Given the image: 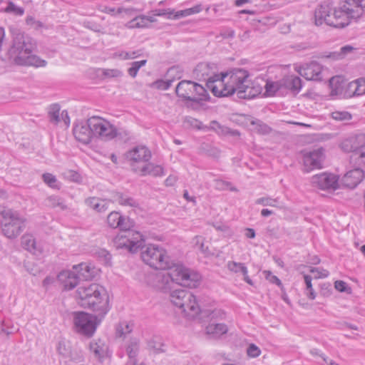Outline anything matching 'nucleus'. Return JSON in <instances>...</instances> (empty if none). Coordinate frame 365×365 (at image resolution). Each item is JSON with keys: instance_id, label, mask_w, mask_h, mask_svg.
<instances>
[{"instance_id": "f257e3e1", "label": "nucleus", "mask_w": 365, "mask_h": 365, "mask_svg": "<svg viewBox=\"0 0 365 365\" xmlns=\"http://www.w3.org/2000/svg\"><path fill=\"white\" fill-rule=\"evenodd\" d=\"M209 64L197 65L195 71L206 80V86L214 96L224 97L235 93L239 98L251 99L259 95L262 86L256 81L250 79L249 73L244 69H237L230 73L212 74L210 76L207 71Z\"/></svg>"}, {"instance_id": "f03ea898", "label": "nucleus", "mask_w": 365, "mask_h": 365, "mask_svg": "<svg viewBox=\"0 0 365 365\" xmlns=\"http://www.w3.org/2000/svg\"><path fill=\"white\" fill-rule=\"evenodd\" d=\"M365 11V0H344L336 7L329 1H323L314 11L317 26L325 24L335 28H343L350 23L356 9Z\"/></svg>"}, {"instance_id": "7ed1b4c3", "label": "nucleus", "mask_w": 365, "mask_h": 365, "mask_svg": "<svg viewBox=\"0 0 365 365\" xmlns=\"http://www.w3.org/2000/svg\"><path fill=\"white\" fill-rule=\"evenodd\" d=\"M166 269L169 271L159 272L152 277L153 286L164 292L170 291L173 283L190 288L197 287L201 279L199 273L182 264H173Z\"/></svg>"}, {"instance_id": "20e7f679", "label": "nucleus", "mask_w": 365, "mask_h": 365, "mask_svg": "<svg viewBox=\"0 0 365 365\" xmlns=\"http://www.w3.org/2000/svg\"><path fill=\"white\" fill-rule=\"evenodd\" d=\"M10 32L12 36V44L9 50V55L16 64L34 67L46 66L45 60L32 54L36 45L31 37L16 27H11Z\"/></svg>"}, {"instance_id": "39448f33", "label": "nucleus", "mask_w": 365, "mask_h": 365, "mask_svg": "<svg viewBox=\"0 0 365 365\" xmlns=\"http://www.w3.org/2000/svg\"><path fill=\"white\" fill-rule=\"evenodd\" d=\"M76 296L80 304L85 308L92 309L98 314L101 320L110 309L109 299L106 290L102 286L94 283L79 285Z\"/></svg>"}, {"instance_id": "423d86ee", "label": "nucleus", "mask_w": 365, "mask_h": 365, "mask_svg": "<svg viewBox=\"0 0 365 365\" xmlns=\"http://www.w3.org/2000/svg\"><path fill=\"white\" fill-rule=\"evenodd\" d=\"M76 296L80 304L85 308L92 309L98 314L101 320L110 309L109 299L106 290L102 286L94 283L79 285Z\"/></svg>"}, {"instance_id": "0eeeda50", "label": "nucleus", "mask_w": 365, "mask_h": 365, "mask_svg": "<svg viewBox=\"0 0 365 365\" xmlns=\"http://www.w3.org/2000/svg\"><path fill=\"white\" fill-rule=\"evenodd\" d=\"M2 234L9 239H15L26 228V219L18 211L4 209L0 212Z\"/></svg>"}, {"instance_id": "6e6552de", "label": "nucleus", "mask_w": 365, "mask_h": 365, "mask_svg": "<svg viewBox=\"0 0 365 365\" xmlns=\"http://www.w3.org/2000/svg\"><path fill=\"white\" fill-rule=\"evenodd\" d=\"M170 299L175 307L180 308L182 312L190 318L195 317L200 312L195 297L187 290L182 289L172 290Z\"/></svg>"}, {"instance_id": "1a4fd4ad", "label": "nucleus", "mask_w": 365, "mask_h": 365, "mask_svg": "<svg viewBox=\"0 0 365 365\" xmlns=\"http://www.w3.org/2000/svg\"><path fill=\"white\" fill-rule=\"evenodd\" d=\"M141 252V257L150 267L156 269H165L170 268V266L174 263L170 260V257L168 256L166 250L156 245H148L143 247Z\"/></svg>"}, {"instance_id": "9d476101", "label": "nucleus", "mask_w": 365, "mask_h": 365, "mask_svg": "<svg viewBox=\"0 0 365 365\" xmlns=\"http://www.w3.org/2000/svg\"><path fill=\"white\" fill-rule=\"evenodd\" d=\"M344 152L352 153L351 161L358 165H365V134H358L344 138L340 143Z\"/></svg>"}, {"instance_id": "9b49d317", "label": "nucleus", "mask_w": 365, "mask_h": 365, "mask_svg": "<svg viewBox=\"0 0 365 365\" xmlns=\"http://www.w3.org/2000/svg\"><path fill=\"white\" fill-rule=\"evenodd\" d=\"M175 92L185 101L199 103L207 98V90L199 83L191 81H181L176 86Z\"/></svg>"}, {"instance_id": "f8f14e48", "label": "nucleus", "mask_w": 365, "mask_h": 365, "mask_svg": "<svg viewBox=\"0 0 365 365\" xmlns=\"http://www.w3.org/2000/svg\"><path fill=\"white\" fill-rule=\"evenodd\" d=\"M113 244L117 249L125 248L130 252L135 253L143 247L144 240L140 232L130 228L121 230L120 232L113 239Z\"/></svg>"}, {"instance_id": "ddd939ff", "label": "nucleus", "mask_w": 365, "mask_h": 365, "mask_svg": "<svg viewBox=\"0 0 365 365\" xmlns=\"http://www.w3.org/2000/svg\"><path fill=\"white\" fill-rule=\"evenodd\" d=\"M98 314H89L83 312L73 313V324L77 333L86 337H91L101 322Z\"/></svg>"}, {"instance_id": "4468645a", "label": "nucleus", "mask_w": 365, "mask_h": 365, "mask_svg": "<svg viewBox=\"0 0 365 365\" xmlns=\"http://www.w3.org/2000/svg\"><path fill=\"white\" fill-rule=\"evenodd\" d=\"M90 125L93 131V137L103 140H110L118 135L116 128L109 121L98 116L90 118Z\"/></svg>"}, {"instance_id": "2eb2a0df", "label": "nucleus", "mask_w": 365, "mask_h": 365, "mask_svg": "<svg viewBox=\"0 0 365 365\" xmlns=\"http://www.w3.org/2000/svg\"><path fill=\"white\" fill-rule=\"evenodd\" d=\"M151 152L144 145H137L125 153V156L134 172H138L140 166L138 164L148 162L151 158Z\"/></svg>"}, {"instance_id": "dca6fc26", "label": "nucleus", "mask_w": 365, "mask_h": 365, "mask_svg": "<svg viewBox=\"0 0 365 365\" xmlns=\"http://www.w3.org/2000/svg\"><path fill=\"white\" fill-rule=\"evenodd\" d=\"M325 159V150L322 147L303 152V163L307 172L320 169Z\"/></svg>"}, {"instance_id": "f3484780", "label": "nucleus", "mask_w": 365, "mask_h": 365, "mask_svg": "<svg viewBox=\"0 0 365 365\" xmlns=\"http://www.w3.org/2000/svg\"><path fill=\"white\" fill-rule=\"evenodd\" d=\"M339 178L337 175L329 173H322L313 175L310 182L314 187L320 190H336L339 187Z\"/></svg>"}, {"instance_id": "a211bd4d", "label": "nucleus", "mask_w": 365, "mask_h": 365, "mask_svg": "<svg viewBox=\"0 0 365 365\" xmlns=\"http://www.w3.org/2000/svg\"><path fill=\"white\" fill-rule=\"evenodd\" d=\"M73 135L77 140L84 144L89 143L93 137L90 125V118L86 121L77 123L73 128Z\"/></svg>"}, {"instance_id": "6ab92c4d", "label": "nucleus", "mask_w": 365, "mask_h": 365, "mask_svg": "<svg viewBox=\"0 0 365 365\" xmlns=\"http://www.w3.org/2000/svg\"><path fill=\"white\" fill-rule=\"evenodd\" d=\"M322 67L316 62L312 61L309 63H306L299 68L298 72L304 78L309 81H319L322 78Z\"/></svg>"}, {"instance_id": "aec40b11", "label": "nucleus", "mask_w": 365, "mask_h": 365, "mask_svg": "<svg viewBox=\"0 0 365 365\" xmlns=\"http://www.w3.org/2000/svg\"><path fill=\"white\" fill-rule=\"evenodd\" d=\"M107 223L110 227L128 230L133 226V222L119 212L113 211L107 217Z\"/></svg>"}, {"instance_id": "412c9836", "label": "nucleus", "mask_w": 365, "mask_h": 365, "mask_svg": "<svg viewBox=\"0 0 365 365\" xmlns=\"http://www.w3.org/2000/svg\"><path fill=\"white\" fill-rule=\"evenodd\" d=\"M364 178V171L360 168H355L348 171L343 176L341 183L344 187L353 189L362 181Z\"/></svg>"}, {"instance_id": "4be33fe9", "label": "nucleus", "mask_w": 365, "mask_h": 365, "mask_svg": "<svg viewBox=\"0 0 365 365\" xmlns=\"http://www.w3.org/2000/svg\"><path fill=\"white\" fill-rule=\"evenodd\" d=\"M182 76L181 71L178 67H171L166 73V80H158L154 82V86L161 90L168 89L173 81L176 79H180Z\"/></svg>"}, {"instance_id": "5701e85b", "label": "nucleus", "mask_w": 365, "mask_h": 365, "mask_svg": "<svg viewBox=\"0 0 365 365\" xmlns=\"http://www.w3.org/2000/svg\"><path fill=\"white\" fill-rule=\"evenodd\" d=\"M57 277L65 289L71 290L76 286L81 285L78 276H76L73 270L62 271L58 274Z\"/></svg>"}, {"instance_id": "b1692460", "label": "nucleus", "mask_w": 365, "mask_h": 365, "mask_svg": "<svg viewBox=\"0 0 365 365\" xmlns=\"http://www.w3.org/2000/svg\"><path fill=\"white\" fill-rule=\"evenodd\" d=\"M228 331L227 326L220 322H210L205 328V333L210 338L218 339Z\"/></svg>"}, {"instance_id": "393cba45", "label": "nucleus", "mask_w": 365, "mask_h": 365, "mask_svg": "<svg viewBox=\"0 0 365 365\" xmlns=\"http://www.w3.org/2000/svg\"><path fill=\"white\" fill-rule=\"evenodd\" d=\"M74 272L79 281H88L92 279L96 274L95 269L86 263H81L74 265L73 267Z\"/></svg>"}, {"instance_id": "a878e982", "label": "nucleus", "mask_w": 365, "mask_h": 365, "mask_svg": "<svg viewBox=\"0 0 365 365\" xmlns=\"http://www.w3.org/2000/svg\"><path fill=\"white\" fill-rule=\"evenodd\" d=\"M142 176L152 175L154 177L163 175V168L160 165H154L153 163H145L138 168V172Z\"/></svg>"}, {"instance_id": "bb28decb", "label": "nucleus", "mask_w": 365, "mask_h": 365, "mask_svg": "<svg viewBox=\"0 0 365 365\" xmlns=\"http://www.w3.org/2000/svg\"><path fill=\"white\" fill-rule=\"evenodd\" d=\"M133 324L130 322L123 321L119 322L115 328L116 338H120L123 340L130 338V334L133 332Z\"/></svg>"}, {"instance_id": "cd10ccee", "label": "nucleus", "mask_w": 365, "mask_h": 365, "mask_svg": "<svg viewBox=\"0 0 365 365\" xmlns=\"http://www.w3.org/2000/svg\"><path fill=\"white\" fill-rule=\"evenodd\" d=\"M227 269L234 273L242 274L244 276V280L249 284L253 285L252 280L248 276V270L244 263L230 261L227 264Z\"/></svg>"}, {"instance_id": "c85d7f7f", "label": "nucleus", "mask_w": 365, "mask_h": 365, "mask_svg": "<svg viewBox=\"0 0 365 365\" xmlns=\"http://www.w3.org/2000/svg\"><path fill=\"white\" fill-rule=\"evenodd\" d=\"M111 200L106 199H99L95 197H88L85 200L86 204L98 212H103L108 210L109 203Z\"/></svg>"}, {"instance_id": "c756f323", "label": "nucleus", "mask_w": 365, "mask_h": 365, "mask_svg": "<svg viewBox=\"0 0 365 365\" xmlns=\"http://www.w3.org/2000/svg\"><path fill=\"white\" fill-rule=\"evenodd\" d=\"M346 81L340 76H334L329 80L331 96H341L344 97Z\"/></svg>"}, {"instance_id": "7c9ffc66", "label": "nucleus", "mask_w": 365, "mask_h": 365, "mask_svg": "<svg viewBox=\"0 0 365 365\" xmlns=\"http://www.w3.org/2000/svg\"><path fill=\"white\" fill-rule=\"evenodd\" d=\"M283 88L298 93L302 88V80L296 76H289L282 79Z\"/></svg>"}, {"instance_id": "2f4dec72", "label": "nucleus", "mask_w": 365, "mask_h": 365, "mask_svg": "<svg viewBox=\"0 0 365 365\" xmlns=\"http://www.w3.org/2000/svg\"><path fill=\"white\" fill-rule=\"evenodd\" d=\"M111 201L116 202L123 206L135 207L138 205V202L135 199L119 192L113 193Z\"/></svg>"}, {"instance_id": "473e14b6", "label": "nucleus", "mask_w": 365, "mask_h": 365, "mask_svg": "<svg viewBox=\"0 0 365 365\" xmlns=\"http://www.w3.org/2000/svg\"><path fill=\"white\" fill-rule=\"evenodd\" d=\"M47 206L53 208H59L61 210H65L68 208L66 201L58 195L48 196L46 200Z\"/></svg>"}, {"instance_id": "72a5a7b5", "label": "nucleus", "mask_w": 365, "mask_h": 365, "mask_svg": "<svg viewBox=\"0 0 365 365\" xmlns=\"http://www.w3.org/2000/svg\"><path fill=\"white\" fill-rule=\"evenodd\" d=\"M24 247L28 251L34 253L40 252V248L37 247L35 238L31 235H24L21 238Z\"/></svg>"}, {"instance_id": "f704fd0d", "label": "nucleus", "mask_w": 365, "mask_h": 365, "mask_svg": "<svg viewBox=\"0 0 365 365\" xmlns=\"http://www.w3.org/2000/svg\"><path fill=\"white\" fill-rule=\"evenodd\" d=\"M148 24V16L140 15L138 16H135L132 20L128 21L126 24V26L129 29L144 28L147 27Z\"/></svg>"}, {"instance_id": "c9c22d12", "label": "nucleus", "mask_w": 365, "mask_h": 365, "mask_svg": "<svg viewBox=\"0 0 365 365\" xmlns=\"http://www.w3.org/2000/svg\"><path fill=\"white\" fill-rule=\"evenodd\" d=\"M89 346L90 350L93 353L96 357L98 359L104 357L106 352V346L102 341H91Z\"/></svg>"}, {"instance_id": "e433bc0d", "label": "nucleus", "mask_w": 365, "mask_h": 365, "mask_svg": "<svg viewBox=\"0 0 365 365\" xmlns=\"http://www.w3.org/2000/svg\"><path fill=\"white\" fill-rule=\"evenodd\" d=\"M252 130L262 135L270 133L271 128L259 119L252 120L250 123Z\"/></svg>"}, {"instance_id": "4c0bfd02", "label": "nucleus", "mask_w": 365, "mask_h": 365, "mask_svg": "<svg viewBox=\"0 0 365 365\" xmlns=\"http://www.w3.org/2000/svg\"><path fill=\"white\" fill-rule=\"evenodd\" d=\"M283 88L282 81H267L264 86V95L267 96H274L279 90Z\"/></svg>"}, {"instance_id": "58836bf2", "label": "nucleus", "mask_w": 365, "mask_h": 365, "mask_svg": "<svg viewBox=\"0 0 365 365\" xmlns=\"http://www.w3.org/2000/svg\"><path fill=\"white\" fill-rule=\"evenodd\" d=\"M210 128L219 135L231 134L232 135H240V133L237 130L230 131L227 127L220 125L215 120H213L210 123Z\"/></svg>"}, {"instance_id": "ea45409f", "label": "nucleus", "mask_w": 365, "mask_h": 365, "mask_svg": "<svg viewBox=\"0 0 365 365\" xmlns=\"http://www.w3.org/2000/svg\"><path fill=\"white\" fill-rule=\"evenodd\" d=\"M60 110L61 107L58 103H53L49 106L48 114L51 123L57 124L60 122Z\"/></svg>"}, {"instance_id": "a19ab883", "label": "nucleus", "mask_w": 365, "mask_h": 365, "mask_svg": "<svg viewBox=\"0 0 365 365\" xmlns=\"http://www.w3.org/2000/svg\"><path fill=\"white\" fill-rule=\"evenodd\" d=\"M255 204L263 206L278 207L279 201L278 198H272L271 197L266 196L257 199Z\"/></svg>"}, {"instance_id": "79ce46f5", "label": "nucleus", "mask_w": 365, "mask_h": 365, "mask_svg": "<svg viewBox=\"0 0 365 365\" xmlns=\"http://www.w3.org/2000/svg\"><path fill=\"white\" fill-rule=\"evenodd\" d=\"M147 63V60H142L138 61H133L130 63V67L128 69V73L132 77L135 78L139 69L144 66Z\"/></svg>"}, {"instance_id": "37998d69", "label": "nucleus", "mask_w": 365, "mask_h": 365, "mask_svg": "<svg viewBox=\"0 0 365 365\" xmlns=\"http://www.w3.org/2000/svg\"><path fill=\"white\" fill-rule=\"evenodd\" d=\"M357 83L356 80L349 83L346 82L344 98L356 96Z\"/></svg>"}, {"instance_id": "c03bdc74", "label": "nucleus", "mask_w": 365, "mask_h": 365, "mask_svg": "<svg viewBox=\"0 0 365 365\" xmlns=\"http://www.w3.org/2000/svg\"><path fill=\"white\" fill-rule=\"evenodd\" d=\"M4 11L16 16H22L24 14V8L17 6L12 1L8 3V6L4 9Z\"/></svg>"}, {"instance_id": "a18cd8bd", "label": "nucleus", "mask_w": 365, "mask_h": 365, "mask_svg": "<svg viewBox=\"0 0 365 365\" xmlns=\"http://www.w3.org/2000/svg\"><path fill=\"white\" fill-rule=\"evenodd\" d=\"M56 351L59 355L67 357L70 354L71 349L65 341H59L56 346Z\"/></svg>"}, {"instance_id": "49530a36", "label": "nucleus", "mask_w": 365, "mask_h": 365, "mask_svg": "<svg viewBox=\"0 0 365 365\" xmlns=\"http://www.w3.org/2000/svg\"><path fill=\"white\" fill-rule=\"evenodd\" d=\"M333 119L339 121L349 120L351 119V115L347 111L336 110L331 114Z\"/></svg>"}, {"instance_id": "de8ad7c7", "label": "nucleus", "mask_w": 365, "mask_h": 365, "mask_svg": "<svg viewBox=\"0 0 365 365\" xmlns=\"http://www.w3.org/2000/svg\"><path fill=\"white\" fill-rule=\"evenodd\" d=\"M209 317L210 319V322H220V320L225 319L226 313L220 309H216L211 312L209 314Z\"/></svg>"}, {"instance_id": "09e8293b", "label": "nucleus", "mask_w": 365, "mask_h": 365, "mask_svg": "<svg viewBox=\"0 0 365 365\" xmlns=\"http://www.w3.org/2000/svg\"><path fill=\"white\" fill-rule=\"evenodd\" d=\"M42 178L43 180V182L46 185H48L49 187H51L52 188L57 187V185H56L57 180H56V178L53 174L44 173L42 175Z\"/></svg>"}, {"instance_id": "8fccbe9b", "label": "nucleus", "mask_w": 365, "mask_h": 365, "mask_svg": "<svg viewBox=\"0 0 365 365\" xmlns=\"http://www.w3.org/2000/svg\"><path fill=\"white\" fill-rule=\"evenodd\" d=\"M310 272L314 274L316 279L325 278L329 276V272L321 267H312L310 269Z\"/></svg>"}, {"instance_id": "3c124183", "label": "nucleus", "mask_w": 365, "mask_h": 365, "mask_svg": "<svg viewBox=\"0 0 365 365\" xmlns=\"http://www.w3.org/2000/svg\"><path fill=\"white\" fill-rule=\"evenodd\" d=\"M102 74L107 78H117L123 76L118 69H102Z\"/></svg>"}, {"instance_id": "603ef678", "label": "nucleus", "mask_w": 365, "mask_h": 365, "mask_svg": "<svg viewBox=\"0 0 365 365\" xmlns=\"http://www.w3.org/2000/svg\"><path fill=\"white\" fill-rule=\"evenodd\" d=\"M263 274H264L265 279L271 283L276 284L279 287L282 285L281 280L277 276L274 275L270 271L265 270L263 272Z\"/></svg>"}, {"instance_id": "864d4df0", "label": "nucleus", "mask_w": 365, "mask_h": 365, "mask_svg": "<svg viewBox=\"0 0 365 365\" xmlns=\"http://www.w3.org/2000/svg\"><path fill=\"white\" fill-rule=\"evenodd\" d=\"M357 86L356 88V96H361L365 93V78H361L356 80Z\"/></svg>"}, {"instance_id": "5fc2aeb1", "label": "nucleus", "mask_w": 365, "mask_h": 365, "mask_svg": "<svg viewBox=\"0 0 365 365\" xmlns=\"http://www.w3.org/2000/svg\"><path fill=\"white\" fill-rule=\"evenodd\" d=\"M261 353L260 349L254 344H250L247 349V354L250 357H257L259 356Z\"/></svg>"}, {"instance_id": "6e6d98bb", "label": "nucleus", "mask_w": 365, "mask_h": 365, "mask_svg": "<svg viewBox=\"0 0 365 365\" xmlns=\"http://www.w3.org/2000/svg\"><path fill=\"white\" fill-rule=\"evenodd\" d=\"M155 16H167L168 19H173L174 9H158L155 11Z\"/></svg>"}, {"instance_id": "4d7b16f0", "label": "nucleus", "mask_w": 365, "mask_h": 365, "mask_svg": "<svg viewBox=\"0 0 365 365\" xmlns=\"http://www.w3.org/2000/svg\"><path fill=\"white\" fill-rule=\"evenodd\" d=\"M98 257L102 259L103 262L106 264H108L110 263L111 255L106 250H100L97 252Z\"/></svg>"}, {"instance_id": "13d9d810", "label": "nucleus", "mask_w": 365, "mask_h": 365, "mask_svg": "<svg viewBox=\"0 0 365 365\" xmlns=\"http://www.w3.org/2000/svg\"><path fill=\"white\" fill-rule=\"evenodd\" d=\"M83 26L96 32H101V26L91 21H84Z\"/></svg>"}, {"instance_id": "bf43d9fd", "label": "nucleus", "mask_w": 365, "mask_h": 365, "mask_svg": "<svg viewBox=\"0 0 365 365\" xmlns=\"http://www.w3.org/2000/svg\"><path fill=\"white\" fill-rule=\"evenodd\" d=\"M188 14H189V12H188L187 9L181 10V11H174L173 19H179L182 17L188 16H189Z\"/></svg>"}, {"instance_id": "052dcab7", "label": "nucleus", "mask_w": 365, "mask_h": 365, "mask_svg": "<svg viewBox=\"0 0 365 365\" xmlns=\"http://www.w3.org/2000/svg\"><path fill=\"white\" fill-rule=\"evenodd\" d=\"M137 10L134 8H123L120 7L117 10L118 14L125 13L129 16L133 15L134 13H135Z\"/></svg>"}, {"instance_id": "680f3d73", "label": "nucleus", "mask_w": 365, "mask_h": 365, "mask_svg": "<svg viewBox=\"0 0 365 365\" xmlns=\"http://www.w3.org/2000/svg\"><path fill=\"white\" fill-rule=\"evenodd\" d=\"M334 287L336 290L341 292H345L346 288V283L341 280L336 281L334 283Z\"/></svg>"}, {"instance_id": "e2e57ef3", "label": "nucleus", "mask_w": 365, "mask_h": 365, "mask_svg": "<svg viewBox=\"0 0 365 365\" xmlns=\"http://www.w3.org/2000/svg\"><path fill=\"white\" fill-rule=\"evenodd\" d=\"M310 354L312 356H320L325 363L328 362V358L324 354H322L321 351L319 349H311L310 350Z\"/></svg>"}, {"instance_id": "0e129e2a", "label": "nucleus", "mask_w": 365, "mask_h": 365, "mask_svg": "<svg viewBox=\"0 0 365 365\" xmlns=\"http://www.w3.org/2000/svg\"><path fill=\"white\" fill-rule=\"evenodd\" d=\"M187 10H188V12H189L188 14H189V16H190V15H192V14H195L200 13L202 10V7L201 4H197V5H195V6H193L192 8L187 9Z\"/></svg>"}, {"instance_id": "69168bd1", "label": "nucleus", "mask_w": 365, "mask_h": 365, "mask_svg": "<svg viewBox=\"0 0 365 365\" xmlns=\"http://www.w3.org/2000/svg\"><path fill=\"white\" fill-rule=\"evenodd\" d=\"M231 184L228 182H225L221 180H216V185L218 188L225 189L227 188Z\"/></svg>"}, {"instance_id": "338daca9", "label": "nucleus", "mask_w": 365, "mask_h": 365, "mask_svg": "<svg viewBox=\"0 0 365 365\" xmlns=\"http://www.w3.org/2000/svg\"><path fill=\"white\" fill-rule=\"evenodd\" d=\"M62 120L64 121L66 125H68L70 123V118L66 110H63L61 114Z\"/></svg>"}, {"instance_id": "774afa93", "label": "nucleus", "mask_w": 365, "mask_h": 365, "mask_svg": "<svg viewBox=\"0 0 365 365\" xmlns=\"http://www.w3.org/2000/svg\"><path fill=\"white\" fill-rule=\"evenodd\" d=\"M200 252L204 255L210 254L208 247L205 245L204 242H200V245L197 247Z\"/></svg>"}]
</instances>
